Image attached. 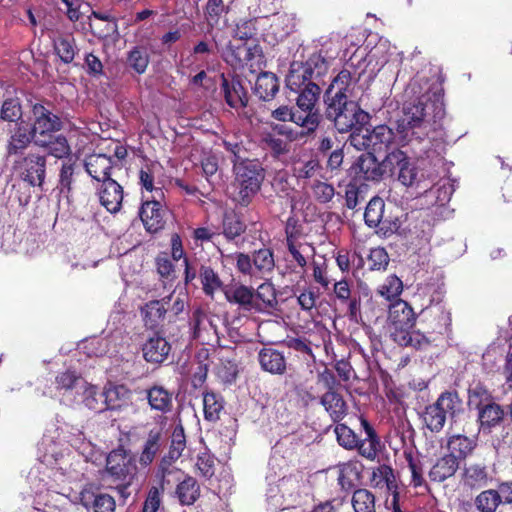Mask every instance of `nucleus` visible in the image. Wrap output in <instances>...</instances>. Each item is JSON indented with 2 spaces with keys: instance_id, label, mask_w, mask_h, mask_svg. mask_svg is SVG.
<instances>
[{
  "instance_id": "f03ea898",
  "label": "nucleus",
  "mask_w": 512,
  "mask_h": 512,
  "mask_svg": "<svg viewBox=\"0 0 512 512\" xmlns=\"http://www.w3.org/2000/svg\"><path fill=\"white\" fill-rule=\"evenodd\" d=\"M388 321L392 327L391 337L402 347L416 350L429 346L431 340L419 330H414L416 314L408 302L397 299L389 305Z\"/></svg>"
},
{
  "instance_id": "39448f33",
  "label": "nucleus",
  "mask_w": 512,
  "mask_h": 512,
  "mask_svg": "<svg viewBox=\"0 0 512 512\" xmlns=\"http://www.w3.org/2000/svg\"><path fill=\"white\" fill-rule=\"evenodd\" d=\"M235 174L234 187L237 189L235 200L241 205H248L260 190L265 173L258 160H241L233 165Z\"/></svg>"
},
{
  "instance_id": "5701e85b",
  "label": "nucleus",
  "mask_w": 512,
  "mask_h": 512,
  "mask_svg": "<svg viewBox=\"0 0 512 512\" xmlns=\"http://www.w3.org/2000/svg\"><path fill=\"white\" fill-rule=\"evenodd\" d=\"M99 198L108 212L116 213L120 210L123 201V188L112 178L103 181L99 189Z\"/></svg>"
},
{
  "instance_id": "49530a36",
  "label": "nucleus",
  "mask_w": 512,
  "mask_h": 512,
  "mask_svg": "<svg viewBox=\"0 0 512 512\" xmlns=\"http://www.w3.org/2000/svg\"><path fill=\"white\" fill-rule=\"evenodd\" d=\"M252 258L257 277H263L273 271L275 261L272 250L268 248L259 249L253 253Z\"/></svg>"
},
{
  "instance_id": "6e6d98bb",
  "label": "nucleus",
  "mask_w": 512,
  "mask_h": 512,
  "mask_svg": "<svg viewBox=\"0 0 512 512\" xmlns=\"http://www.w3.org/2000/svg\"><path fill=\"white\" fill-rule=\"evenodd\" d=\"M385 203L380 197H373L364 212L365 224H380L383 219Z\"/></svg>"
},
{
  "instance_id": "ddd939ff",
  "label": "nucleus",
  "mask_w": 512,
  "mask_h": 512,
  "mask_svg": "<svg viewBox=\"0 0 512 512\" xmlns=\"http://www.w3.org/2000/svg\"><path fill=\"white\" fill-rule=\"evenodd\" d=\"M79 500L86 509L93 512H115V499L107 493L100 492L91 484L81 490Z\"/></svg>"
},
{
  "instance_id": "79ce46f5",
  "label": "nucleus",
  "mask_w": 512,
  "mask_h": 512,
  "mask_svg": "<svg viewBox=\"0 0 512 512\" xmlns=\"http://www.w3.org/2000/svg\"><path fill=\"white\" fill-rule=\"evenodd\" d=\"M224 409V399L215 392H205L203 394V412L204 419L209 422H217Z\"/></svg>"
},
{
  "instance_id": "b1692460",
  "label": "nucleus",
  "mask_w": 512,
  "mask_h": 512,
  "mask_svg": "<svg viewBox=\"0 0 512 512\" xmlns=\"http://www.w3.org/2000/svg\"><path fill=\"white\" fill-rule=\"evenodd\" d=\"M231 64L236 66L259 65L263 59L262 48L258 44L249 46L247 43L240 44L236 47H230Z\"/></svg>"
},
{
  "instance_id": "c756f323",
  "label": "nucleus",
  "mask_w": 512,
  "mask_h": 512,
  "mask_svg": "<svg viewBox=\"0 0 512 512\" xmlns=\"http://www.w3.org/2000/svg\"><path fill=\"white\" fill-rule=\"evenodd\" d=\"M200 493L198 481L190 475H185L183 480L179 479L175 489V496L182 506L193 505L199 499Z\"/></svg>"
},
{
  "instance_id": "a878e982",
  "label": "nucleus",
  "mask_w": 512,
  "mask_h": 512,
  "mask_svg": "<svg viewBox=\"0 0 512 512\" xmlns=\"http://www.w3.org/2000/svg\"><path fill=\"white\" fill-rule=\"evenodd\" d=\"M320 403L324 406L334 423L342 421L348 413V405L343 396L336 392L332 386L320 398Z\"/></svg>"
},
{
  "instance_id": "9b49d317",
  "label": "nucleus",
  "mask_w": 512,
  "mask_h": 512,
  "mask_svg": "<svg viewBox=\"0 0 512 512\" xmlns=\"http://www.w3.org/2000/svg\"><path fill=\"white\" fill-rule=\"evenodd\" d=\"M8 138L5 145L6 156H22L30 144L36 140V136L24 121L8 126Z\"/></svg>"
},
{
  "instance_id": "4c0bfd02",
  "label": "nucleus",
  "mask_w": 512,
  "mask_h": 512,
  "mask_svg": "<svg viewBox=\"0 0 512 512\" xmlns=\"http://www.w3.org/2000/svg\"><path fill=\"white\" fill-rule=\"evenodd\" d=\"M371 484L376 489L394 490L397 488L398 481L394 469L387 464H381L372 470L370 478Z\"/></svg>"
},
{
  "instance_id": "393cba45",
  "label": "nucleus",
  "mask_w": 512,
  "mask_h": 512,
  "mask_svg": "<svg viewBox=\"0 0 512 512\" xmlns=\"http://www.w3.org/2000/svg\"><path fill=\"white\" fill-rule=\"evenodd\" d=\"M146 399L151 410L161 414L173 409V394L162 385H153L145 390Z\"/></svg>"
},
{
  "instance_id": "de8ad7c7",
  "label": "nucleus",
  "mask_w": 512,
  "mask_h": 512,
  "mask_svg": "<svg viewBox=\"0 0 512 512\" xmlns=\"http://www.w3.org/2000/svg\"><path fill=\"white\" fill-rule=\"evenodd\" d=\"M104 391H99L95 385H87L83 391V404L95 413L106 411Z\"/></svg>"
},
{
  "instance_id": "7c9ffc66",
  "label": "nucleus",
  "mask_w": 512,
  "mask_h": 512,
  "mask_svg": "<svg viewBox=\"0 0 512 512\" xmlns=\"http://www.w3.org/2000/svg\"><path fill=\"white\" fill-rule=\"evenodd\" d=\"M297 227L298 226H286V244L292 258L297 262L298 266L303 269L307 265L304 254L312 248L308 244H304L300 241Z\"/></svg>"
},
{
  "instance_id": "a19ab883",
  "label": "nucleus",
  "mask_w": 512,
  "mask_h": 512,
  "mask_svg": "<svg viewBox=\"0 0 512 512\" xmlns=\"http://www.w3.org/2000/svg\"><path fill=\"white\" fill-rule=\"evenodd\" d=\"M468 405L471 409L476 410L487 403L495 401L493 392L488 388L486 384L478 381L473 386H470L467 390Z\"/></svg>"
},
{
  "instance_id": "338daca9",
  "label": "nucleus",
  "mask_w": 512,
  "mask_h": 512,
  "mask_svg": "<svg viewBox=\"0 0 512 512\" xmlns=\"http://www.w3.org/2000/svg\"><path fill=\"white\" fill-rule=\"evenodd\" d=\"M235 37L239 40L253 39L257 34L256 20H243L237 23L234 30Z\"/></svg>"
},
{
  "instance_id": "aec40b11",
  "label": "nucleus",
  "mask_w": 512,
  "mask_h": 512,
  "mask_svg": "<svg viewBox=\"0 0 512 512\" xmlns=\"http://www.w3.org/2000/svg\"><path fill=\"white\" fill-rule=\"evenodd\" d=\"M85 169L96 181L103 182L111 179V171L117 165L111 156L101 153H94L86 157Z\"/></svg>"
},
{
  "instance_id": "423d86ee",
  "label": "nucleus",
  "mask_w": 512,
  "mask_h": 512,
  "mask_svg": "<svg viewBox=\"0 0 512 512\" xmlns=\"http://www.w3.org/2000/svg\"><path fill=\"white\" fill-rule=\"evenodd\" d=\"M326 118L334 123L340 133L352 130L356 124H362L368 117L354 101L348 98L325 99Z\"/></svg>"
},
{
  "instance_id": "e433bc0d",
  "label": "nucleus",
  "mask_w": 512,
  "mask_h": 512,
  "mask_svg": "<svg viewBox=\"0 0 512 512\" xmlns=\"http://www.w3.org/2000/svg\"><path fill=\"white\" fill-rule=\"evenodd\" d=\"M489 474L484 464L472 463L466 466L462 473V481L470 488H482L487 485Z\"/></svg>"
},
{
  "instance_id": "72a5a7b5",
  "label": "nucleus",
  "mask_w": 512,
  "mask_h": 512,
  "mask_svg": "<svg viewBox=\"0 0 512 512\" xmlns=\"http://www.w3.org/2000/svg\"><path fill=\"white\" fill-rule=\"evenodd\" d=\"M253 296L255 300V312H264L273 309L277 305V294L272 283L265 282L253 288Z\"/></svg>"
},
{
  "instance_id": "0e129e2a",
  "label": "nucleus",
  "mask_w": 512,
  "mask_h": 512,
  "mask_svg": "<svg viewBox=\"0 0 512 512\" xmlns=\"http://www.w3.org/2000/svg\"><path fill=\"white\" fill-rule=\"evenodd\" d=\"M285 345L302 355L307 356L311 360H315V355L311 347V341L303 337H288L285 340Z\"/></svg>"
},
{
  "instance_id": "20e7f679",
  "label": "nucleus",
  "mask_w": 512,
  "mask_h": 512,
  "mask_svg": "<svg viewBox=\"0 0 512 512\" xmlns=\"http://www.w3.org/2000/svg\"><path fill=\"white\" fill-rule=\"evenodd\" d=\"M464 411L463 400L456 390L443 391L436 401L427 405L422 413L425 427L432 433L443 430L447 418H455Z\"/></svg>"
},
{
  "instance_id": "e2e57ef3",
  "label": "nucleus",
  "mask_w": 512,
  "mask_h": 512,
  "mask_svg": "<svg viewBox=\"0 0 512 512\" xmlns=\"http://www.w3.org/2000/svg\"><path fill=\"white\" fill-rule=\"evenodd\" d=\"M367 189L366 185H357L349 183L345 187V202L350 209L355 208L360 201L364 200V193Z\"/></svg>"
},
{
  "instance_id": "dca6fc26",
  "label": "nucleus",
  "mask_w": 512,
  "mask_h": 512,
  "mask_svg": "<svg viewBox=\"0 0 512 512\" xmlns=\"http://www.w3.org/2000/svg\"><path fill=\"white\" fill-rule=\"evenodd\" d=\"M477 446V435L467 436L460 433L447 434L446 448L448 454L453 455L459 462L472 456Z\"/></svg>"
},
{
  "instance_id": "c9c22d12",
  "label": "nucleus",
  "mask_w": 512,
  "mask_h": 512,
  "mask_svg": "<svg viewBox=\"0 0 512 512\" xmlns=\"http://www.w3.org/2000/svg\"><path fill=\"white\" fill-rule=\"evenodd\" d=\"M279 90L278 78L271 72H262L258 75L254 87L255 94L264 101L274 98Z\"/></svg>"
},
{
  "instance_id": "603ef678",
  "label": "nucleus",
  "mask_w": 512,
  "mask_h": 512,
  "mask_svg": "<svg viewBox=\"0 0 512 512\" xmlns=\"http://www.w3.org/2000/svg\"><path fill=\"white\" fill-rule=\"evenodd\" d=\"M403 455L411 472V484L414 487L422 486L424 483V477L423 464L420 457L415 455L412 450H404Z\"/></svg>"
},
{
  "instance_id": "0eeeda50",
  "label": "nucleus",
  "mask_w": 512,
  "mask_h": 512,
  "mask_svg": "<svg viewBox=\"0 0 512 512\" xmlns=\"http://www.w3.org/2000/svg\"><path fill=\"white\" fill-rule=\"evenodd\" d=\"M106 471L114 480L121 482L119 493L124 496L127 487L135 478L138 468L135 456L122 445L109 452L106 457Z\"/></svg>"
},
{
  "instance_id": "ea45409f",
  "label": "nucleus",
  "mask_w": 512,
  "mask_h": 512,
  "mask_svg": "<svg viewBox=\"0 0 512 512\" xmlns=\"http://www.w3.org/2000/svg\"><path fill=\"white\" fill-rule=\"evenodd\" d=\"M394 140V132L386 125H378L371 130L366 138L367 146L376 151H382L389 147Z\"/></svg>"
},
{
  "instance_id": "864d4df0",
  "label": "nucleus",
  "mask_w": 512,
  "mask_h": 512,
  "mask_svg": "<svg viewBox=\"0 0 512 512\" xmlns=\"http://www.w3.org/2000/svg\"><path fill=\"white\" fill-rule=\"evenodd\" d=\"M474 504L480 512H495L500 505V498L494 489H487L480 492Z\"/></svg>"
},
{
  "instance_id": "7ed1b4c3",
  "label": "nucleus",
  "mask_w": 512,
  "mask_h": 512,
  "mask_svg": "<svg viewBox=\"0 0 512 512\" xmlns=\"http://www.w3.org/2000/svg\"><path fill=\"white\" fill-rule=\"evenodd\" d=\"M360 422L366 434L363 440L359 439L357 434L346 424L337 423L334 432L338 444L347 450L356 449L360 456L369 461H374L381 450L380 438L366 418L361 417Z\"/></svg>"
},
{
  "instance_id": "37998d69",
  "label": "nucleus",
  "mask_w": 512,
  "mask_h": 512,
  "mask_svg": "<svg viewBox=\"0 0 512 512\" xmlns=\"http://www.w3.org/2000/svg\"><path fill=\"white\" fill-rule=\"evenodd\" d=\"M351 504L354 512H376V497L366 488L354 490Z\"/></svg>"
},
{
  "instance_id": "4be33fe9",
  "label": "nucleus",
  "mask_w": 512,
  "mask_h": 512,
  "mask_svg": "<svg viewBox=\"0 0 512 512\" xmlns=\"http://www.w3.org/2000/svg\"><path fill=\"white\" fill-rule=\"evenodd\" d=\"M225 299L232 305H237L244 312H255L253 287L244 284L230 285L224 289Z\"/></svg>"
},
{
  "instance_id": "f704fd0d",
  "label": "nucleus",
  "mask_w": 512,
  "mask_h": 512,
  "mask_svg": "<svg viewBox=\"0 0 512 512\" xmlns=\"http://www.w3.org/2000/svg\"><path fill=\"white\" fill-rule=\"evenodd\" d=\"M172 298L173 295H170L167 297V300L170 301ZM166 303V298H164L162 300H152L145 304L142 309L145 326L154 329L164 320L167 313Z\"/></svg>"
},
{
  "instance_id": "6e6552de",
  "label": "nucleus",
  "mask_w": 512,
  "mask_h": 512,
  "mask_svg": "<svg viewBox=\"0 0 512 512\" xmlns=\"http://www.w3.org/2000/svg\"><path fill=\"white\" fill-rule=\"evenodd\" d=\"M297 93V112L302 116L301 128L304 129L302 136H309L317 130L321 121V115L316 107L321 89L318 83H308Z\"/></svg>"
},
{
  "instance_id": "f257e3e1",
  "label": "nucleus",
  "mask_w": 512,
  "mask_h": 512,
  "mask_svg": "<svg viewBox=\"0 0 512 512\" xmlns=\"http://www.w3.org/2000/svg\"><path fill=\"white\" fill-rule=\"evenodd\" d=\"M444 117L443 101L432 100L431 95L426 93L404 104L400 127L406 136L411 135L418 140H423L441 128Z\"/></svg>"
},
{
  "instance_id": "8fccbe9b",
  "label": "nucleus",
  "mask_w": 512,
  "mask_h": 512,
  "mask_svg": "<svg viewBox=\"0 0 512 512\" xmlns=\"http://www.w3.org/2000/svg\"><path fill=\"white\" fill-rule=\"evenodd\" d=\"M403 291V282L402 280L397 277L395 274L389 275L383 284H381L378 289L377 293L386 299L387 301H390L391 303L393 300L399 299L398 297Z\"/></svg>"
},
{
  "instance_id": "69168bd1",
  "label": "nucleus",
  "mask_w": 512,
  "mask_h": 512,
  "mask_svg": "<svg viewBox=\"0 0 512 512\" xmlns=\"http://www.w3.org/2000/svg\"><path fill=\"white\" fill-rule=\"evenodd\" d=\"M262 143L265 145V148L269 149L276 157L288 152L287 143L271 133H267L262 137Z\"/></svg>"
},
{
  "instance_id": "774afa93",
  "label": "nucleus",
  "mask_w": 512,
  "mask_h": 512,
  "mask_svg": "<svg viewBox=\"0 0 512 512\" xmlns=\"http://www.w3.org/2000/svg\"><path fill=\"white\" fill-rule=\"evenodd\" d=\"M271 116L277 121H291L301 127L302 116L297 111H293L289 106L282 105L278 107L272 111Z\"/></svg>"
},
{
  "instance_id": "58836bf2",
  "label": "nucleus",
  "mask_w": 512,
  "mask_h": 512,
  "mask_svg": "<svg viewBox=\"0 0 512 512\" xmlns=\"http://www.w3.org/2000/svg\"><path fill=\"white\" fill-rule=\"evenodd\" d=\"M22 116L21 99L16 94H5L0 108V120L15 124L20 122Z\"/></svg>"
},
{
  "instance_id": "2f4dec72",
  "label": "nucleus",
  "mask_w": 512,
  "mask_h": 512,
  "mask_svg": "<svg viewBox=\"0 0 512 512\" xmlns=\"http://www.w3.org/2000/svg\"><path fill=\"white\" fill-rule=\"evenodd\" d=\"M335 59V52L329 53L320 49L317 53L312 54L303 64L308 70L311 77L317 82L329 69L330 62Z\"/></svg>"
},
{
  "instance_id": "bb28decb",
  "label": "nucleus",
  "mask_w": 512,
  "mask_h": 512,
  "mask_svg": "<svg viewBox=\"0 0 512 512\" xmlns=\"http://www.w3.org/2000/svg\"><path fill=\"white\" fill-rule=\"evenodd\" d=\"M164 443L162 429L153 428L149 430L147 438L139 454V463L143 467L151 465Z\"/></svg>"
},
{
  "instance_id": "c03bdc74",
  "label": "nucleus",
  "mask_w": 512,
  "mask_h": 512,
  "mask_svg": "<svg viewBox=\"0 0 512 512\" xmlns=\"http://www.w3.org/2000/svg\"><path fill=\"white\" fill-rule=\"evenodd\" d=\"M308 83H317L314 78L311 77L306 67L301 64L297 68L292 66L289 74L286 78L287 87L294 92L303 90Z\"/></svg>"
},
{
  "instance_id": "f3484780",
  "label": "nucleus",
  "mask_w": 512,
  "mask_h": 512,
  "mask_svg": "<svg viewBox=\"0 0 512 512\" xmlns=\"http://www.w3.org/2000/svg\"><path fill=\"white\" fill-rule=\"evenodd\" d=\"M221 91L225 102L233 109H243L248 104V95L241 81L236 77L221 75Z\"/></svg>"
},
{
  "instance_id": "13d9d810",
  "label": "nucleus",
  "mask_w": 512,
  "mask_h": 512,
  "mask_svg": "<svg viewBox=\"0 0 512 512\" xmlns=\"http://www.w3.org/2000/svg\"><path fill=\"white\" fill-rule=\"evenodd\" d=\"M54 49L64 63H71L73 61L76 47L72 37H59L54 42Z\"/></svg>"
},
{
  "instance_id": "6ab92c4d",
  "label": "nucleus",
  "mask_w": 512,
  "mask_h": 512,
  "mask_svg": "<svg viewBox=\"0 0 512 512\" xmlns=\"http://www.w3.org/2000/svg\"><path fill=\"white\" fill-rule=\"evenodd\" d=\"M336 301L346 305L350 319H356L361 314V298L357 292L353 293L347 280L342 279L333 285Z\"/></svg>"
},
{
  "instance_id": "9d476101",
  "label": "nucleus",
  "mask_w": 512,
  "mask_h": 512,
  "mask_svg": "<svg viewBox=\"0 0 512 512\" xmlns=\"http://www.w3.org/2000/svg\"><path fill=\"white\" fill-rule=\"evenodd\" d=\"M32 125L29 126L36 140L48 138L62 129V121L51 110V103L37 102L31 106Z\"/></svg>"
},
{
  "instance_id": "4d7b16f0",
  "label": "nucleus",
  "mask_w": 512,
  "mask_h": 512,
  "mask_svg": "<svg viewBox=\"0 0 512 512\" xmlns=\"http://www.w3.org/2000/svg\"><path fill=\"white\" fill-rule=\"evenodd\" d=\"M359 477L357 468L351 464H344L340 467L337 482L341 489L345 492H350L354 489L355 481Z\"/></svg>"
},
{
  "instance_id": "2eb2a0df",
  "label": "nucleus",
  "mask_w": 512,
  "mask_h": 512,
  "mask_svg": "<svg viewBox=\"0 0 512 512\" xmlns=\"http://www.w3.org/2000/svg\"><path fill=\"white\" fill-rule=\"evenodd\" d=\"M262 371L271 375L282 376L287 373L288 362L283 351L274 347H262L257 354Z\"/></svg>"
},
{
  "instance_id": "f8f14e48",
  "label": "nucleus",
  "mask_w": 512,
  "mask_h": 512,
  "mask_svg": "<svg viewBox=\"0 0 512 512\" xmlns=\"http://www.w3.org/2000/svg\"><path fill=\"white\" fill-rule=\"evenodd\" d=\"M476 411V423L478 432L485 435L491 434L505 420L506 412L504 407L495 401L487 403Z\"/></svg>"
},
{
  "instance_id": "a18cd8bd",
  "label": "nucleus",
  "mask_w": 512,
  "mask_h": 512,
  "mask_svg": "<svg viewBox=\"0 0 512 512\" xmlns=\"http://www.w3.org/2000/svg\"><path fill=\"white\" fill-rule=\"evenodd\" d=\"M199 277L203 292L207 296L213 297L215 292L223 286L219 275L210 266L202 265L199 270Z\"/></svg>"
},
{
  "instance_id": "5fc2aeb1",
  "label": "nucleus",
  "mask_w": 512,
  "mask_h": 512,
  "mask_svg": "<svg viewBox=\"0 0 512 512\" xmlns=\"http://www.w3.org/2000/svg\"><path fill=\"white\" fill-rule=\"evenodd\" d=\"M35 144L48 149V153L56 158H63L70 153V147L64 136H57L53 141L47 138L35 140Z\"/></svg>"
},
{
  "instance_id": "412c9836",
  "label": "nucleus",
  "mask_w": 512,
  "mask_h": 512,
  "mask_svg": "<svg viewBox=\"0 0 512 512\" xmlns=\"http://www.w3.org/2000/svg\"><path fill=\"white\" fill-rule=\"evenodd\" d=\"M157 197V195H153L152 199L147 197L143 200L139 210V216L143 224H148L150 221L152 224H160L162 222L167 223L171 221L172 214L170 210L165 207Z\"/></svg>"
},
{
  "instance_id": "09e8293b",
  "label": "nucleus",
  "mask_w": 512,
  "mask_h": 512,
  "mask_svg": "<svg viewBox=\"0 0 512 512\" xmlns=\"http://www.w3.org/2000/svg\"><path fill=\"white\" fill-rule=\"evenodd\" d=\"M150 62L148 50L145 46H135L127 54V64L136 73L143 74Z\"/></svg>"
},
{
  "instance_id": "1a4fd4ad",
  "label": "nucleus",
  "mask_w": 512,
  "mask_h": 512,
  "mask_svg": "<svg viewBox=\"0 0 512 512\" xmlns=\"http://www.w3.org/2000/svg\"><path fill=\"white\" fill-rule=\"evenodd\" d=\"M13 168L30 186L42 187L46 177V156L29 152L13 161Z\"/></svg>"
},
{
  "instance_id": "4468645a",
  "label": "nucleus",
  "mask_w": 512,
  "mask_h": 512,
  "mask_svg": "<svg viewBox=\"0 0 512 512\" xmlns=\"http://www.w3.org/2000/svg\"><path fill=\"white\" fill-rule=\"evenodd\" d=\"M352 62H346L344 68L333 79L324 93L325 99L348 98L351 87L359 81V74L351 72Z\"/></svg>"
},
{
  "instance_id": "3c124183",
  "label": "nucleus",
  "mask_w": 512,
  "mask_h": 512,
  "mask_svg": "<svg viewBox=\"0 0 512 512\" xmlns=\"http://www.w3.org/2000/svg\"><path fill=\"white\" fill-rule=\"evenodd\" d=\"M407 154L400 149H393L382 160V168L385 176H397L402 163L407 159Z\"/></svg>"
},
{
  "instance_id": "a211bd4d",
  "label": "nucleus",
  "mask_w": 512,
  "mask_h": 512,
  "mask_svg": "<svg viewBox=\"0 0 512 512\" xmlns=\"http://www.w3.org/2000/svg\"><path fill=\"white\" fill-rule=\"evenodd\" d=\"M171 351V345L165 337L154 333L142 345L143 358L148 363L161 364Z\"/></svg>"
},
{
  "instance_id": "bf43d9fd",
  "label": "nucleus",
  "mask_w": 512,
  "mask_h": 512,
  "mask_svg": "<svg viewBox=\"0 0 512 512\" xmlns=\"http://www.w3.org/2000/svg\"><path fill=\"white\" fill-rule=\"evenodd\" d=\"M390 258L382 247L372 248L367 256L368 269L370 271H385Z\"/></svg>"
},
{
  "instance_id": "473e14b6",
  "label": "nucleus",
  "mask_w": 512,
  "mask_h": 512,
  "mask_svg": "<svg viewBox=\"0 0 512 512\" xmlns=\"http://www.w3.org/2000/svg\"><path fill=\"white\" fill-rule=\"evenodd\" d=\"M357 168L366 180L379 181L384 177L382 161L379 162L373 153L362 154L358 158Z\"/></svg>"
},
{
  "instance_id": "cd10ccee",
  "label": "nucleus",
  "mask_w": 512,
  "mask_h": 512,
  "mask_svg": "<svg viewBox=\"0 0 512 512\" xmlns=\"http://www.w3.org/2000/svg\"><path fill=\"white\" fill-rule=\"evenodd\" d=\"M460 462L448 453L438 458L430 468L428 476L432 482L441 483L453 477L459 469Z\"/></svg>"
},
{
  "instance_id": "c85d7f7f",
  "label": "nucleus",
  "mask_w": 512,
  "mask_h": 512,
  "mask_svg": "<svg viewBox=\"0 0 512 512\" xmlns=\"http://www.w3.org/2000/svg\"><path fill=\"white\" fill-rule=\"evenodd\" d=\"M106 410L119 411L127 407L132 396L131 390L123 385H110L104 389Z\"/></svg>"
},
{
  "instance_id": "680f3d73",
  "label": "nucleus",
  "mask_w": 512,
  "mask_h": 512,
  "mask_svg": "<svg viewBox=\"0 0 512 512\" xmlns=\"http://www.w3.org/2000/svg\"><path fill=\"white\" fill-rule=\"evenodd\" d=\"M216 458L211 453L204 451L197 455L196 467L199 473L206 479L215 474Z\"/></svg>"
},
{
  "instance_id": "052dcab7",
  "label": "nucleus",
  "mask_w": 512,
  "mask_h": 512,
  "mask_svg": "<svg viewBox=\"0 0 512 512\" xmlns=\"http://www.w3.org/2000/svg\"><path fill=\"white\" fill-rule=\"evenodd\" d=\"M397 179L402 185L406 187L413 186L414 184L418 183L417 168L410 161L409 157H407L404 163H402L401 168L398 171Z\"/></svg>"
}]
</instances>
